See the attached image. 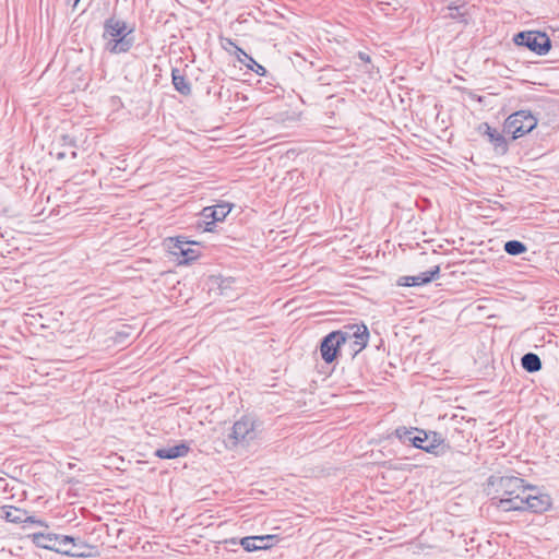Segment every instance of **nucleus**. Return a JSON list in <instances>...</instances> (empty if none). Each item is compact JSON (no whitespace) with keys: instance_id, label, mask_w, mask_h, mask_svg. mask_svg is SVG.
<instances>
[{"instance_id":"obj_1","label":"nucleus","mask_w":559,"mask_h":559,"mask_svg":"<svg viewBox=\"0 0 559 559\" xmlns=\"http://www.w3.org/2000/svg\"><path fill=\"white\" fill-rule=\"evenodd\" d=\"M489 484L496 488L499 497L493 499L499 498L497 507L503 511H514V509H509L504 504H511L509 501H514L515 498L522 499L527 489H534L531 486H525L524 480L515 476H491Z\"/></svg>"},{"instance_id":"obj_2","label":"nucleus","mask_w":559,"mask_h":559,"mask_svg":"<svg viewBox=\"0 0 559 559\" xmlns=\"http://www.w3.org/2000/svg\"><path fill=\"white\" fill-rule=\"evenodd\" d=\"M258 438L257 423L249 416L237 420L225 440L228 449L247 448Z\"/></svg>"},{"instance_id":"obj_3","label":"nucleus","mask_w":559,"mask_h":559,"mask_svg":"<svg viewBox=\"0 0 559 559\" xmlns=\"http://www.w3.org/2000/svg\"><path fill=\"white\" fill-rule=\"evenodd\" d=\"M32 542L44 549L52 550L67 556H81L74 548L75 539L67 535H58L53 533H34L29 535Z\"/></svg>"},{"instance_id":"obj_4","label":"nucleus","mask_w":559,"mask_h":559,"mask_svg":"<svg viewBox=\"0 0 559 559\" xmlns=\"http://www.w3.org/2000/svg\"><path fill=\"white\" fill-rule=\"evenodd\" d=\"M127 25L122 21L110 19L105 23L104 38L107 40L106 49L112 53L128 51L132 40L127 37Z\"/></svg>"},{"instance_id":"obj_5","label":"nucleus","mask_w":559,"mask_h":559,"mask_svg":"<svg viewBox=\"0 0 559 559\" xmlns=\"http://www.w3.org/2000/svg\"><path fill=\"white\" fill-rule=\"evenodd\" d=\"M536 126L537 119L530 111L519 110L507 118L504 130L511 133L513 139H518L531 132Z\"/></svg>"},{"instance_id":"obj_6","label":"nucleus","mask_w":559,"mask_h":559,"mask_svg":"<svg viewBox=\"0 0 559 559\" xmlns=\"http://www.w3.org/2000/svg\"><path fill=\"white\" fill-rule=\"evenodd\" d=\"M511 504H504L509 509H514V511H524L530 510L535 513H542L547 511L551 507V498L545 493L532 495L525 493L522 496V499L515 498L514 501H510Z\"/></svg>"},{"instance_id":"obj_7","label":"nucleus","mask_w":559,"mask_h":559,"mask_svg":"<svg viewBox=\"0 0 559 559\" xmlns=\"http://www.w3.org/2000/svg\"><path fill=\"white\" fill-rule=\"evenodd\" d=\"M344 340L343 347H348L352 355L355 356L360 353L368 344L369 332L364 324H349L342 329Z\"/></svg>"},{"instance_id":"obj_8","label":"nucleus","mask_w":559,"mask_h":559,"mask_svg":"<svg viewBox=\"0 0 559 559\" xmlns=\"http://www.w3.org/2000/svg\"><path fill=\"white\" fill-rule=\"evenodd\" d=\"M514 43L518 46L527 47L539 56L546 55L551 47L549 37L545 33L536 31L519 33L514 37Z\"/></svg>"},{"instance_id":"obj_9","label":"nucleus","mask_w":559,"mask_h":559,"mask_svg":"<svg viewBox=\"0 0 559 559\" xmlns=\"http://www.w3.org/2000/svg\"><path fill=\"white\" fill-rule=\"evenodd\" d=\"M342 330L333 331L328 334L321 342L320 353L322 359L330 364L336 358L337 352L343 347L344 340Z\"/></svg>"},{"instance_id":"obj_10","label":"nucleus","mask_w":559,"mask_h":559,"mask_svg":"<svg viewBox=\"0 0 559 559\" xmlns=\"http://www.w3.org/2000/svg\"><path fill=\"white\" fill-rule=\"evenodd\" d=\"M14 498V493L11 496H2V513H4V518L8 522L12 523H24L32 522L37 523L41 526H46L41 521H34L32 516L27 515V512L23 509L15 508L12 504L4 503L5 500H11Z\"/></svg>"},{"instance_id":"obj_11","label":"nucleus","mask_w":559,"mask_h":559,"mask_svg":"<svg viewBox=\"0 0 559 559\" xmlns=\"http://www.w3.org/2000/svg\"><path fill=\"white\" fill-rule=\"evenodd\" d=\"M439 272H440V267L438 265H436V266H433V269L423 272L418 275L402 276L397 281V284L400 286H407V287L421 286V285L428 284L432 280H435L439 275Z\"/></svg>"},{"instance_id":"obj_12","label":"nucleus","mask_w":559,"mask_h":559,"mask_svg":"<svg viewBox=\"0 0 559 559\" xmlns=\"http://www.w3.org/2000/svg\"><path fill=\"white\" fill-rule=\"evenodd\" d=\"M274 537L273 535L246 536L239 540V544L246 551L251 552L270 548L272 546L270 542L273 540Z\"/></svg>"},{"instance_id":"obj_13","label":"nucleus","mask_w":559,"mask_h":559,"mask_svg":"<svg viewBox=\"0 0 559 559\" xmlns=\"http://www.w3.org/2000/svg\"><path fill=\"white\" fill-rule=\"evenodd\" d=\"M174 242L171 250L175 255H181L185 263L198 258V252L192 249V242L183 241L180 239L171 240Z\"/></svg>"},{"instance_id":"obj_14","label":"nucleus","mask_w":559,"mask_h":559,"mask_svg":"<svg viewBox=\"0 0 559 559\" xmlns=\"http://www.w3.org/2000/svg\"><path fill=\"white\" fill-rule=\"evenodd\" d=\"M189 452V447L185 443H180L177 445L157 449L155 451V455L159 459H177L187 455Z\"/></svg>"},{"instance_id":"obj_15","label":"nucleus","mask_w":559,"mask_h":559,"mask_svg":"<svg viewBox=\"0 0 559 559\" xmlns=\"http://www.w3.org/2000/svg\"><path fill=\"white\" fill-rule=\"evenodd\" d=\"M237 49V59L240 63H242L247 69L253 71L255 74L263 76L266 73V70L263 66L258 63L250 55L243 51L241 48L236 47Z\"/></svg>"},{"instance_id":"obj_16","label":"nucleus","mask_w":559,"mask_h":559,"mask_svg":"<svg viewBox=\"0 0 559 559\" xmlns=\"http://www.w3.org/2000/svg\"><path fill=\"white\" fill-rule=\"evenodd\" d=\"M231 211V205L228 203L217 204L215 206H207L203 210V216L211 217L213 222L223 221Z\"/></svg>"},{"instance_id":"obj_17","label":"nucleus","mask_w":559,"mask_h":559,"mask_svg":"<svg viewBox=\"0 0 559 559\" xmlns=\"http://www.w3.org/2000/svg\"><path fill=\"white\" fill-rule=\"evenodd\" d=\"M417 435L409 439V443L415 448L421 449L426 452H433L437 445L432 442H428V435L419 429H415Z\"/></svg>"},{"instance_id":"obj_18","label":"nucleus","mask_w":559,"mask_h":559,"mask_svg":"<svg viewBox=\"0 0 559 559\" xmlns=\"http://www.w3.org/2000/svg\"><path fill=\"white\" fill-rule=\"evenodd\" d=\"M173 84L177 92L182 95H189L191 93V85L187 79L180 73L178 69H174L171 72Z\"/></svg>"},{"instance_id":"obj_19","label":"nucleus","mask_w":559,"mask_h":559,"mask_svg":"<svg viewBox=\"0 0 559 559\" xmlns=\"http://www.w3.org/2000/svg\"><path fill=\"white\" fill-rule=\"evenodd\" d=\"M522 367L528 372H536L542 369V360L534 353L525 354L522 359Z\"/></svg>"},{"instance_id":"obj_20","label":"nucleus","mask_w":559,"mask_h":559,"mask_svg":"<svg viewBox=\"0 0 559 559\" xmlns=\"http://www.w3.org/2000/svg\"><path fill=\"white\" fill-rule=\"evenodd\" d=\"M489 142L495 148L501 153H504L508 148L504 136L495 128L487 134Z\"/></svg>"},{"instance_id":"obj_21","label":"nucleus","mask_w":559,"mask_h":559,"mask_svg":"<svg viewBox=\"0 0 559 559\" xmlns=\"http://www.w3.org/2000/svg\"><path fill=\"white\" fill-rule=\"evenodd\" d=\"M504 251L510 255H519L526 252L527 248L519 240H510L504 243Z\"/></svg>"},{"instance_id":"obj_22","label":"nucleus","mask_w":559,"mask_h":559,"mask_svg":"<svg viewBox=\"0 0 559 559\" xmlns=\"http://www.w3.org/2000/svg\"><path fill=\"white\" fill-rule=\"evenodd\" d=\"M447 10H448V13L445 14V16H449L453 20L463 21V17L466 14V5L465 4H461V5L450 4L447 8Z\"/></svg>"},{"instance_id":"obj_23","label":"nucleus","mask_w":559,"mask_h":559,"mask_svg":"<svg viewBox=\"0 0 559 559\" xmlns=\"http://www.w3.org/2000/svg\"><path fill=\"white\" fill-rule=\"evenodd\" d=\"M414 432H416L415 429L411 428L407 429L406 427H399L395 429L394 435L396 438H399L402 442L409 443V439H412L414 436Z\"/></svg>"},{"instance_id":"obj_24","label":"nucleus","mask_w":559,"mask_h":559,"mask_svg":"<svg viewBox=\"0 0 559 559\" xmlns=\"http://www.w3.org/2000/svg\"><path fill=\"white\" fill-rule=\"evenodd\" d=\"M477 130L479 133L487 135L492 128L487 122H483L478 126Z\"/></svg>"},{"instance_id":"obj_25","label":"nucleus","mask_w":559,"mask_h":559,"mask_svg":"<svg viewBox=\"0 0 559 559\" xmlns=\"http://www.w3.org/2000/svg\"><path fill=\"white\" fill-rule=\"evenodd\" d=\"M52 154L56 156L57 159H63L67 157L68 152L67 151H56Z\"/></svg>"},{"instance_id":"obj_26","label":"nucleus","mask_w":559,"mask_h":559,"mask_svg":"<svg viewBox=\"0 0 559 559\" xmlns=\"http://www.w3.org/2000/svg\"><path fill=\"white\" fill-rule=\"evenodd\" d=\"M358 57H359V59H360V60H362V61H365V62H369V61H370V57H369L367 53H365V52H361V51H360V52L358 53Z\"/></svg>"},{"instance_id":"obj_27","label":"nucleus","mask_w":559,"mask_h":559,"mask_svg":"<svg viewBox=\"0 0 559 559\" xmlns=\"http://www.w3.org/2000/svg\"><path fill=\"white\" fill-rule=\"evenodd\" d=\"M9 486H10L9 483L2 484V493L8 492Z\"/></svg>"},{"instance_id":"obj_28","label":"nucleus","mask_w":559,"mask_h":559,"mask_svg":"<svg viewBox=\"0 0 559 559\" xmlns=\"http://www.w3.org/2000/svg\"><path fill=\"white\" fill-rule=\"evenodd\" d=\"M11 483H12L11 490H13L15 488V486H20V484L15 479H11Z\"/></svg>"},{"instance_id":"obj_29","label":"nucleus","mask_w":559,"mask_h":559,"mask_svg":"<svg viewBox=\"0 0 559 559\" xmlns=\"http://www.w3.org/2000/svg\"><path fill=\"white\" fill-rule=\"evenodd\" d=\"M70 154H71V156H72L73 158L76 156V153H75V151H73V150H71Z\"/></svg>"}]
</instances>
